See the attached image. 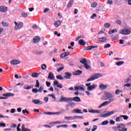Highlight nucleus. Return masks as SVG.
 Here are the masks:
<instances>
[{"instance_id": "obj_15", "label": "nucleus", "mask_w": 131, "mask_h": 131, "mask_svg": "<svg viewBox=\"0 0 131 131\" xmlns=\"http://www.w3.org/2000/svg\"><path fill=\"white\" fill-rule=\"evenodd\" d=\"M71 76H72V74L69 72H66L64 73V77L66 79H70L71 78Z\"/></svg>"}, {"instance_id": "obj_2", "label": "nucleus", "mask_w": 131, "mask_h": 131, "mask_svg": "<svg viewBox=\"0 0 131 131\" xmlns=\"http://www.w3.org/2000/svg\"><path fill=\"white\" fill-rule=\"evenodd\" d=\"M114 96H113V94L109 93V92H105L103 96L101 97L102 100H113V102H114Z\"/></svg>"}, {"instance_id": "obj_22", "label": "nucleus", "mask_w": 131, "mask_h": 131, "mask_svg": "<svg viewBox=\"0 0 131 131\" xmlns=\"http://www.w3.org/2000/svg\"><path fill=\"white\" fill-rule=\"evenodd\" d=\"M89 113H97L100 114L101 113V111L99 110H89Z\"/></svg>"}, {"instance_id": "obj_7", "label": "nucleus", "mask_w": 131, "mask_h": 131, "mask_svg": "<svg viewBox=\"0 0 131 131\" xmlns=\"http://www.w3.org/2000/svg\"><path fill=\"white\" fill-rule=\"evenodd\" d=\"M71 98H67L63 96H61L60 99H59V102H64V103H67V102H69V101L71 102Z\"/></svg>"}, {"instance_id": "obj_56", "label": "nucleus", "mask_w": 131, "mask_h": 131, "mask_svg": "<svg viewBox=\"0 0 131 131\" xmlns=\"http://www.w3.org/2000/svg\"><path fill=\"white\" fill-rule=\"evenodd\" d=\"M0 127H6V123H0Z\"/></svg>"}, {"instance_id": "obj_50", "label": "nucleus", "mask_w": 131, "mask_h": 131, "mask_svg": "<svg viewBox=\"0 0 131 131\" xmlns=\"http://www.w3.org/2000/svg\"><path fill=\"white\" fill-rule=\"evenodd\" d=\"M43 90H44V88L42 86H40L39 90H38V92L39 93H42Z\"/></svg>"}, {"instance_id": "obj_21", "label": "nucleus", "mask_w": 131, "mask_h": 131, "mask_svg": "<svg viewBox=\"0 0 131 131\" xmlns=\"http://www.w3.org/2000/svg\"><path fill=\"white\" fill-rule=\"evenodd\" d=\"M20 62L18 60H13L10 62L11 65H18V64H20Z\"/></svg>"}, {"instance_id": "obj_40", "label": "nucleus", "mask_w": 131, "mask_h": 131, "mask_svg": "<svg viewBox=\"0 0 131 131\" xmlns=\"http://www.w3.org/2000/svg\"><path fill=\"white\" fill-rule=\"evenodd\" d=\"M104 26L105 28H109V27L110 26H111V25L110 24L107 23H105L104 24Z\"/></svg>"}, {"instance_id": "obj_28", "label": "nucleus", "mask_w": 131, "mask_h": 131, "mask_svg": "<svg viewBox=\"0 0 131 131\" xmlns=\"http://www.w3.org/2000/svg\"><path fill=\"white\" fill-rule=\"evenodd\" d=\"M32 88H33V85H31L30 86L25 85L24 86V90H31V89H32Z\"/></svg>"}, {"instance_id": "obj_41", "label": "nucleus", "mask_w": 131, "mask_h": 131, "mask_svg": "<svg viewBox=\"0 0 131 131\" xmlns=\"http://www.w3.org/2000/svg\"><path fill=\"white\" fill-rule=\"evenodd\" d=\"M108 123H109V121H108V120H105L104 121H103L101 123L102 125H107V124H108Z\"/></svg>"}, {"instance_id": "obj_11", "label": "nucleus", "mask_w": 131, "mask_h": 131, "mask_svg": "<svg viewBox=\"0 0 131 131\" xmlns=\"http://www.w3.org/2000/svg\"><path fill=\"white\" fill-rule=\"evenodd\" d=\"M84 86L81 85L80 86H77L75 87L74 91H81V92H84Z\"/></svg>"}, {"instance_id": "obj_8", "label": "nucleus", "mask_w": 131, "mask_h": 131, "mask_svg": "<svg viewBox=\"0 0 131 131\" xmlns=\"http://www.w3.org/2000/svg\"><path fill=\"white\" fill-rule=\"evenodd\" d=\"M111 102H113V99H110L108 101H104L98 106V108H102L103 106H107V105H109Z\"/></svg>"}, {"instance_id": "obj_61", "label": "nucleus", "mask_w": 131, "mask_h": 131, "mask_svg": "<svg viewBox=\"0 0 131 131\" xmlns=\"http://www.w3.org/2000/svg\"><path fill=\"white\" fill-rule=\"evenodd\" d=\"M65 57H66V55L65 54V53H62L60 55V58H65Z\"/></svg>"}, {"instance_id": "obj_10", "label": "nucleus", "mask_w": 131, "mask_h": 131, "mask_svg": "<svg viewBox=\"0 0 131 131\" xmlns=\"http://www.w3.org/2000/svg\"><path fill=\"white\" fill-rule=\"evenodd\" d=\"M114 113H115V112L114 111H111V112H107L106 113L104 114V115H102L101 116V117H104L105 118L106 117L111 116V115H113Z\"/></svg>"}, {"instance_id": "obj_63", "label": "nucleus", "mask_w": 131, "mask_h": 131, "mask_svg": "<svg viewBox=\"0 0 131 131\" xmlns=\"http://www.w3.org/2000/svg\"><path fill=\"white\" fill-rule=\"evenodd\" d=\"M49 11H50V9L49 8H46L45 9H44L43 12L45 13H48Z\"/></svg>"}, {"instance_id": "obj_1", "label": "nucleus", "mask_w": 131, "mask_h": 131, "mask_svg": "<svg viewBox=\"0 0 131 131\" xmlns=\"http://www.w3.org/2000/svg\"><path fill=\"white\" fill-rule=\"evenodd\" d=\"M117 126H113L112 129L114 131H127V128L124 127L125 125L123 124H117Z\"/></svg>"}, {"instance_id": "obj_39", "label": "nucleus", "mask_w": 131, "mask_h": 131, "mask_svg": "<svg viewBox=\"0 0 131 131\" xmlns=\"http://www.w3.org/2000/svg\"><path fill=\"white\" fill-rule=\"evenodd\" d=\"M56 78L57 79H59L60 80H62L63 79H64V78H63L62 77V76H61V75H58L56 76Z\"/></svg>"}, {"instance_id": "obj_5", "label": "nucleus", "mask_w": 131, "mask_h": 131, "mask_svg": "<svg viewBox=\"0 0 131 131\" xmlns=\"http://www.w3.org/2000/svg\"><path fill=\"white\" fill-rule=\"evenodd\" d=\"M13 96H15V94L11 93H7L3 94V97H0L1 100H4L6 99H8V97H13Z\"/></svg>"}, {"instance_id": "obj_26", "label": "nucleus", "mask_w": 131, "mask_h": 131, "mask_svg": "<svg viewBox=\"0 0 131 131\" xmlns=\"http://www.w3.org/2000/svg\"><path fill=\"white\" fill-rule=\"evenodd\" d=\"M78 43H79L80 46H85V44H86V43L85 42V41H84V40H83V39H80V40H79Z\"/></svg>"}, {"instance_id": "obj_44", "label": "nucleus", "mask_w": 131, "mask_h": 131, "mask_svg": "<svg viewBox=\"0 0 131 131\" xmlns=\"http://www.w3.org/2000/svg\"><path fill=\"white\" fill-rule=\"evenodd\" d=\"M75 119H82L83 118V116H74Z\"/></svg>"}, {"instance_id": "obj_13", "label": "nucleus", "mask_w": 131, "mask_h": 131, "mask_svg": "<svg viewBox=\"0 0 131 131\" xmlns=\"http://www.w3.org/2000/svg\"><path fill=\"white\" fill-rule=\"evenodd\" d=\"M54 85H56L57 88H59V89H63V85L62 84L59 83L57 80H54Z\"/></svg>"}, {"instance_id": "obj_32", "label": "nucleus", "mask_w": 131, "mask_h": 131, "mask_svg": "<svg viewBox=\"0 0 131 131\" xmlns=\"http://www.w3.org/2000/svg\"><path fill=\"white\" fill-rule=\"evenodd\" d=\"M123 64H124V62L122 61L116 63L117 66H121V65H123Z\"/></svg>"}, {"instance_id": "obj_37", "label": "nucleus", "mask_w": 131, "mask_h": 131, "mask_svg": "<svg viewBox=\"0 0 131 131\" xmlns=\"http://www.w3.org/2000/svg\"><path fill=\"white\" fill-rule=\"evenodd\" d=\"M98 6V4H97V2H93L91 4V8H96Z\"/></svg>"}, {"instance_id": "obj_36", "label": "nucleus", "mask_w": 131, "mask_h": 131, "mask_svg": "<svg viewBox=\"0 0 131 131\" xmlns=\"http://www.w3.org/2000/svg\"><path fill=\"white\" fill-rule=\"evenodd\" d=\"M39 75V74L37 73H34L32 74L31 76L32 77H38Z\"/></svg>"}, {"instance_id": "obj_55", "label": "nucleus", "mask_w": 131, "mask_h": 131, "mask_svg": "<svg viewBox=\"0 0 131 131\" xmlns=\"http://www.w3.org/2000/svg\"><path fill=\"white\" fill-rule=\"evenodd\" d=\"M0 118H9V116H4L2 114H0Z\"/></svg>"}, {"instance_id": "obj_52", "label": "nucleus", "mask_w": 131, "mask_h": 131, "mask_svg": "<svg viewBox=\"0 0 131 131\" xmlns=\"http://www.w3.org/2000/svg\"><path fill=\"white\" fill-rule=\"evenodd\" d=\"M107 5H113V1L108 0L106 2Z\"/></svg>"}, {"instance_id": "obj_29", "label": "nucleus", "mask_w": 131, "mask_h": 131, "mask_svg": "<svg viewBox=\"0 0 131 131\" xmlns=\"http://www.w3.org/2000/svg\"><path fill=\"white\" fill-rule=\"evenodd\" d=\"M99 88L101 90H105V89H107V85L101 84L99 85Z\"/></svg>"}, {"instance_id": "obj_20", "label": "nucleus", "mask_w": 131, "mask_h": 131, "mask_svg": "<svg viewBox=\"0 0 131 131\" xmlns=\"http://www.w3.org/2000/svg\"><path fill=\"white\" fill-rule=\"evenodd\" d=\"M72 113H77L78 114H82L83 113L81 112V110L78 109V108H76L74 109L73 111L72 112Z\"/></svg>"}, {"instance_id": "obj_34", "label": "nucleus", "mask_w": 131, "mask_h": 131, "mask_svg": "<svg viewBox=\"0 0 131 131\" xmlns=\"http://www.w3.org/2000/svg\"><path fill=\"white\" fill-rule=\"evenodd\" d=\"M99 40L101 42H104V41H106V40H107V38L105 37H103L101 38H99Z\"/></svg>"}, {"instance_id": "obj_27", "label": "nucleus", "mask_w": 131, "mask_h": 131, "mask_svg": "<svg viewBox=\"0 0 131 131\" xmlns=\"http://www.w3.org/2000/svg\"><path fill=\"white\" fill-rule=\"evenodd\" d=\"M80 63L85 65L88 63V60H86L85 58H81V60L80 61Z\"/></svg>"}, {"instance_id": "obj_60", "label": "nucleus", "mask_w": 131, "mask_h": 131, "mask_svg": "<svg viewBox=\"0 0 131 131\" xmlns=\"http://www.w3.org/2000/svg\"><path fill=\"white\" fill-rule=\"evenodd\" d=\"M16 112V110L15 108H12L10 111V113H15Z\"/></svg>"}, {"instance_id": "obj_51", "label": "nucleus", "mask_w": 131, "mask_h": 131, "mask_svg": "<svg viewBox=\"0 0 131 131\" xmlns=\"http://www.w3.org/2000/svg\"><path fill=\"white\" fill-rule=\"evenodd\" d=\"M65 69L64 67H60L57 69V72H60V71H62V70H64Z\"/></svg>"}, {"instance_id": "obj_45", "label": "nucleus", "mask_w": 131, "mask_h": 131, "mask_svg": "<svg viewBox=\"0 0 131 131\" xmlns=\"http://www.w3.org/2000/svg\"><path fill=\"white\" fill-rule=\"evenodd\" d=\"M34 53L36 55H41V54H43V52L42 51H36L34 52Z\"/></svg>"}, {"instance_id": "obj_46", "label": "nucleus", "mask_w": 131, "mask_h": 131, "mask_svg": "<svg viewBox=\"0 0 131 131\" xmlns=\"http://www.w3.org/2000/svg\"><path fill=\"white\" fill-rule=\"evenodd\" d=\"M21 16L22 17H24V18H27V17H28V14L26 13H23Z\"/></svg>"}, {"instance_id": "obj_17", "label": "nucleus", "mask_w": 131, "mask_h": 131, "mask_svg": "<svg viewBox=\"0 0 131 131\" xmlns=\"http://www.w3.org/2000/svg\"><path fill=\"white\" fill-rule=\"evenodd\" d=\"M32 102L36 105H41V104H42V101H40L39 99L33 100Z\"/></svg>"}, {"instance_id": "obj_57", "label": "nucleus", "mask_w": 131, "mask_h": 131, "mask_svg": "<svg viewBox=\"0 0 131 131\" xmlns=\"http://www.w3.org/2000/svg\"><path fill=\"white\" fill-rule=\"evenodd\" d=\"M32 92L36 94V93L38 92V90L37 89H33Z\"/></svg>"}, {"instance_id": "obj_48", "label": "nucleus", "mask_w": 131, "mask_h": 131, "mask_svg": "<svg viewBox=\"0 0 131 131\" xmlns=\"http://www.w3.org/2000/svg\"><path fill=\"white\" fill-rule=\"evenodd\" d=\"M42 70H46L47 69V65L46 64H42L41 67Z\"/></svg>"}, {"instance_id": "obj_30", "label": "nucleus", "mask_w": 131, "mask_h": 131, "mask_svg": "<svg viewBox=\"0 0 131 131\" xmlns=\"http://www.w3.org/2000/svg\"><path fill=\"white\" fill-rule=\"evenodd\" d=\"M73 5V0H70L68 4L67 7L68 8H71Z\"/></svg>"}, {"instance_id": "obj_38", "label": "nucleus", "mask_w": 131, "mask_h": 131, "mask_svg": "<svg viewBox=\"0 0 131 131\" xmlns=\"http://www.w3.org/2000/svg\"><path fill=\"white\" fill-rule=\"evenodd\" d=\"M115 32H117V30L116 29H114L113 30H110L108 32L109 34H112L113 33H115Z\"/></svg>"}, {"instance_id": "obj_23", "label": "nucleus", "mask_w": 131, "mask_h": 131, "mask_svg": "<svg viewBox=\"0 0 131 131\" xmlns=\"http://www.w3.org/2000/svg\"><path fill=\"white\" fill-rule=\"evenodd\" d=\"M73 75H81L82 74V71L80 70H77L73 73Z\"/></svg>"}, {"instance_id": "obj_24", "label": "nucleus", "mask_w": 131, "mask_h": 131, "mask_svg": "<svg viewBox=\"0 0 131 131\" xmlns=\"http://www.w3.org/2000/svg\"><path fill=\"white\" fill-rule=\"evenodd\" d=\"M64 119L66 120H74L75 119V116H70V117H64Z\"/></svg>"}, {"instance_id": "obj_53", "label": "nucleus", "mask_w": 131, "mask_h": 131, "mask_svg": "<svg viewBox=\"0 0 131 131\" xmlns=\"http://www.w3.org/2000/svg\"><path fill=\"white\" fill-rule=\"evenodd\" d=\"M61 113H62L60 112H55V113H52V115H60V114H61Z\"/></svg>"}, {"instance_id": "obj_3", "label": "nucleus", "mask_w": 131, "mask_h": 131, "mask_svg": "<svg viewBox=\"0 0 131 131\" xmlns=\"http://www.w3.org/2000/svg\"><path fill=\"white\" fill-rule=\"evenodd\" d=\"M103 75L101 73H96L92 75H91L90 78L87 80V82H90V81H93V80H96V79H98V78H100V77H102Z\"/></svg>"}, {"instance_id": "obj_4", "label": "nucleus", "mask_w": 131, "mask_h": 131, "mask_svg": "<svg viewBox=\"0 0 131 131\" xmlns=\"http://www.w3.org/2000/svg\"><path fill=\"white\" fill-rule=\"evenodd\" d=\"M91 83H88L85 84V86H87V90L89 92H92L94 90H96L98 88V85L97 84H92Z\"/></svg>"}, {"instance_id": "obj_62", "label": "nucleus", "mask_w": 131, "mask_h": 131, "mask_svg": "<svg viewBox=\"0 0 131 131\" xmlns=\"http://www.w3.org/2000/svg\"><path fill=\"white\" fill-rule=\"evenodd\" d=\"M17 127V125L15 124H12L11 125V126H10L11 128H14L15 127Z\"/></svg>"}, {"instance_id": "obj_33", "label": "nucleus", "mask_w": 131, "mask_h": 131, "mask_svg": "<svg viewBox=\"0 0 131 131\" xmlns=\"http://www.w3.org/2000/svg\"><path fill=\"white\" fill-rule=\"evenodd\" d=\"M21 127H23V129H24V131H31V129L28 128H25V125L23 124L21 126Z\"/></svg>"}, {"instance_id": "obj_25", "label": "nucleus", "mask_w": 131, "mask_h": 131, "mask_svg": "<svg viewBox=\"0 0 131 131\" xmlns=\"http://www.w3.org/2000/svg\"><path fill=\"white\" fill-rule=\"evenodd\" d=\"M61 23H62L61 20L57 21L54 23V25L55 26V27H58V26L61 25Z\"/></svg>"}, {"instance_id": "obj_19", "label": "nucleus", "mask_w": 131, "mask_h": 131, "mask_svg": "<svg viewBox=\"0 0 131 131\" xmlns=\"http://www.w3.org/2000/svg\"><path fill=\"white\" fill-rule=\"evenodd\" d=\"M72 101H74V102H81V99H80V98L76 96L73 98H71V102H72Z\"/></svg>"}, {"instance_id": "obj_9", "label": "nucleus", "mask_w": 131, "mask_h": 131, "mask_svg": "<svg viewBox=\"0 0 131 131\" xmlns=\"http://www.w3.org/2000/svg\"><path fill=\"white\" fill-rule=\"evenodd\" d=\"M15 26L14 27V29L15 30H18V29H21L22 27H23V23L20 22L18 24L17 22H14Z\"/></svg>"}, {"instance_id": "obj_64", "label": "nucleus", "mask_w": 131, "mask_h": 131, "mask_svg": "<svg viewBox=\"0 0 131 131\" xmlns=\"http://www.w3.org/2000/svg\"><path fill=\"white\" fill-rule=\"evenodd\" d=\"M33 29H37V25H34V26H32Z\"/></svg>"}, {"instance_id": "obj_31", "label": "nucleus", "mask_w": 131, "mask_h": 131, "mask_svg": "<svg viewBox=\"0 0 131 131\" xmlns=\"http://www.w3.org/2000/svg\"><path fill=\"white\" fill-rule=\"evenodd\" d=\"M95 48H98L97 46H88L87 48H86V51H91V50H92V49H95Z\"/></svg>"}, {"instance_id": "obj_35", "label": "nucleus", "mask_w": 131, "mask_h": 131, "mask_svg": "<svg viewBox=\"0 0 131 131\" xmlns=\"http://www.w3.org/2000/svg\"><path fill=\"white\" fill-rule=\"evenodd\" d=\"M2 25L3 26H4V27H7V26H9V23L7 21H3Z\"/></svg>"}, {"instance_id": "obj_54", "label": "nucleus", "mask_w": 131, "mask_h": 131, "mask_svg": "<svg viewBox=\"0 0 131 131\" xmlns=\"http://www.w3.org/2000/svg\"><path fill=\"white\" fill-rule=\"evenodd\" d=\"M110 47H111V45L107 43L104 46V49H107L108 48H110Z\"/></svg>"}, {"instance_id": "obj_12", "label": "nucleus", "mask_w": 131, "mask_h": 131, "mask_svg": "<svg viewBox=\"0 0 131 131\" xmlns=\"http://www.w3.org/2000/svg\"><path fill=\"white\" fill-rule=\"evenodd\" d=\"M74 106H75V103L69 102V103L66 105V110H69V107H71V108H73Z\"/></svg>"}, {"instance_id": "obj_47", "label": "nucleus", "mask_w": 131, "mask_h": 131, "mask_svg": "<svg viewBox=\"0 0 131 131\" xmlns=\"http://www.w3.org/2000/svg\"><path fill=\"white\" fill-rule=\"evenodd\" d=\"M35 88H39V82L38 81V80H36V85Z\"/></svg>"}, {"instance_id": "obj_18", "label": "nucleus", "mask_w": 131, "mask_h": 131, "mask_svg": "<svg viewBox=\"0 0 131 131\" xmlns=\"http://www.w3.org/2000/svg\"><path fill=\"white\" fill-rule=\"evenodd\" d=\"M40 41V37H39V36H35L33 39V43H37V42H39Z\"/></svg>"}, {"instance_id": "obj_43", "label": "nucleus", "mask_w": 131, "mask_h": 131, "mask_svg": "<svg viewBox=\"0 0 131 131\" xmlns=\"http://www.w3.org/2000/svg\"><path fill=\"white\" fill-rule=\"evenodd\" d=\"M84 67L85 69L87 70L91 69V66L88 65V63L84 64Z\"/></svg>"}, {"instance_id": "obj_6", "label": "nucleus", "mask_w": 131, "mask_h": 131, "mask_svg": "<svg viewBox=\"0 0 131 131\" xmlns=\"http://www.w3.org/2000/svg\"><path fill=\"white\" fill-rule=\"evenodd\" d=\"M119 33L124 35H128V34H130V30L127 29H123L122 30L120 31Z\"/></svg>"}, {"instance_id": "obj_14", "label": "nucleus", "mask_w": 131, "mask_h": 131, "mask_svg": "<svg viewBox=\"0 0 131 131\" xmlns=\"http://www.w3.org/2000/svg\"><path fill=\"white\" fill-rule=\"evenodd\" d=\"M48 78L50 80H54V79H55V75H54V73L50 72L48 74Z\"/></svg>"}, {"instance_id": "obj_42", "label": "nucleus", "mask_w": 131, "mask_h": 131, "mask_svg": "<svg viewBox=\"0 0 131 131\" xmlns=\"http://www.w3.org/2000/svg\"><path fill=\"white\" fill-rule=\"evenodd\" d=\"M120 117H122L124 120H127V119H128V117L125 115H121Z\"/></svg>"}, {"instance_id": "obj_16", "label": "nucleus", "mask_w": 131, "mask_h": 131, "mask_svg": "<svg viewBox=\"0 0 131 131\" xmlns=\"http://www.w3.org/2000/svg\"><path fill=\"white\" fill-rule=\"evenodd\" d=\"M8 11V8L5 6H1L0 7V12L1 13H6Z\"/></svg>"}, {"instance_id": "obj_58", "label": "nucleus", "mask_w": 131, "mask_h": 131, "mask_svg": "<svg viewBox=\"0 0 131 131\" xmlns=\"http://www.w3.org/2000/svg\"><path fill=\"white\" fill-rule=\"evenodd\" d=\"M46 85L48 88H50L51 86V82L46 81Z\"/></svg>"}, {"instance_id": "obj_59", "label": "nucleus", "mask_w": 131, "mask_h": 131, "mask_svg": "<svg viewBox=\"0 0 131 131\" xmlns=\"http://www.w3.org/2000/svg\"><path fill=\"white\" fill-rule=\"evenodd\" d=\"M97 128V126L96 125H93V128L92 129L91 131H95Z\"/></svg>"}, {"instance_id": "obj_49", "label": "nucleus", "mask_w": 131, "mask_h": 131, "mask_svg": "<svg viewBox=\"0 0 131 131\" xmlns=\"http://www.w3.org/2000/svg\"><path fill=\"white\" fill-rule=\"evenodd\" d=\"M43 114H46V115H53V112H44Z\"/></svg>"}]
</instances>
